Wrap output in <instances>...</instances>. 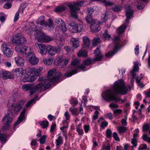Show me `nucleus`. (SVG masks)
<instances>
[{
    "label": "nucleus",
    "instance_id": "423d86ee",
    "mask_svg": "<svg viewBox=\"0 0 150 150\" xmlns=\"http://www.w3.org/2000/svg\"><path fill=\"white\" fill-rule=\"evenodd\" d=\"M55 72V70L54 69H53L50 70L48 72L47 77L48 78V80L50 82L55 81L62 76V74L61 73L57 72L54 75L50 78V77Z\"/></svg>",
    "mask_w": 150,
    "mask_h": 150
},
{
    "label": "nucleus",
    "instance_id": "69168bd1",
    "mask_svg": "<svg viewBox=\"0 0 150 150\" xmlns=\"http://www.w3.org/2000/svg\"><path fill=\"white\" fill-rule=\"evenodd\" d=\"M113 137L114 139L117 141H119L120 138L118 137L117 133L116 132H114L113 134Z\"/></svg>",
    "mask_w": 150,
    "mask_h": 150
},
{
    "label": "nucleus",
    "instance_id": "20e7f679",
    "mask_svg": "<svg viewBox=\"0 0 150 150\" xmlns=\"http://www.w3.org/2000/svg\"><path fill=\"white\" fill-rule=\"evenodd\" d=\"M84 2L83 1H81L74 4H68V6L70 8V12L72 17L76 19L78 18L76 12L77 11H79L80 10V8L78 6L83 5Z\"/></svg>",
    "mask_w": 150,
    "mask_h": 150
},
{
    "label": "nucleus",
    "instance_id": "6ab92c4d",
    "mask_svg": "<svg viewBox=\"0 0 150 150\" xmlns=\"http://www.w3.org/2000/svg\"><path fill=\"white\" fill-rule=\"evenodd\" d=\"M27 109L25 108L23 109L21 112L19 117H18V120L14 125L13 129L15 130L16 129V127L21 122L24 118V115Z\"/></svg>",
    "mask_w": 150,
    "mask_h": 150
},
{
    "label": "nucleus",
    "instance_id": "5701e85b",
    "mask_svg": "<svg viewBox=\"0 0 150 150\" xmlns=\"http://www.w3.org/2000/svg\"><path fill=\"white\" fill-rule=\"evenodd\" d=\"M94 53L95 56V58L94 59L95 61H100L102 59L103 56L101 53L100 51L99 48L98 47L96 48L94 52Z\"/></svg>",
    "mask_w": 150,
    "mask_h": 150
},
{
    "label": "nucleus",
    "instance_id": "b1692460",
    "mask_svg": "<svg viewBox=\"0 0 150 150\" xmlns=\"http://www.w3.org/2000/svg\"><path fill=\"white\" fill-rule=\"evenodd\" d=\"M68 58H62L58 60V65L61 66V68L64 67L69 60Z\"/></svg>",
    "mask_w": 150,
    "mask_h": 150
},
{
    "label": "nucleus",
    "instance_id": "4c0bfd02",
    "mask_svg": "<svg viewBox=\"0 0 150 150\" xmlns=\"http://www.w3.org/2000/svg\"><path fill=\"white\" fill-rule=\"evenodd\" d=\"M53 59L51 58L47 59H43V61L45 64L47 65H50L52 62Z\"/></svg>",
    "mask_w": 150,
    "mask_h": 150
},
{
    "label": "nucleus",
    "instance_id": "393cba45",
    "mask_svg": "<svg viewBox=\"0 0 150 150\" xmlns=\"http://www.w3.org/2000/svg\"><path fill=\"white\" fill-rule=\"evenodd\" d=\"M14 59L16 63L18 66L22 67L23 66L25 61L23 58L17 56L14 58Z\"/></svg>",
    "mask_w": 150,
    "mask_h": 150
},
{
    "label": "nucleus",
    "instance_id": "1a4fd4ad",
    "mask_svg": "<svg viewBox=\"0 0 150 150\" xmlns=\"http://www.w3.org/2000/svg\"><path fill=\"white\" fill-rule=\"evenodd\" d=\"M69 28H71L75 32H80L83 29V25L79 23L77 24L75 22L71 21L69 23Z\"/></svg>",
    "mask_w": 150,
    "mask_h": 150
},
{
    "label": "nucleus",
    "instance_id": "79ce46f5",
    "mask_svg": "<svg viewBox=\"0 0 150 150\" xmlns=\"http://www.w3.org/2000/svg\"><path fill=\"white\" fill-rule=\"evenodd\" d=\"M69 110L72 114L76 115H78V109L77 108L70 107L69 109Z\"/></svg>",
    "mask_w": 150,
    "mask_h": 150
},
{
    "label": "nucleus",
    "instance_id": "4d7b16f0",
    "mask_svg": "<svg viewBox=\"0 0 150 150\" xmlns=\"http://www.w3.org/2000/svg\"><path fill=\"white\" fill-rule=\"evenodd\" d=\"M46 138V136L45 135H43L41 137L39 140H38V141H40V143L41 144H43L45 142Z\"/></svg>",
    "mask_w": 150,
    "mask_h": 150
},
{
    "label": "nucleus",
    "instance_id": "37998d69",
    "mask_svg": "<svg viewBox=\"0 0 150 150\" xmlns=\"http://www.w3.org/2000/svg\"><path fill=\"white\" fill-rule=\"evenodd\" d=\"M6 15L3 12L0 13V21L1 23H3L5 20Z\"/></svg>",
    "mask_w": 150,
    "mask_h": 150
},
{
    "label": "nucleus",
    "instance_id": "c9c22d12",
    "mask_svg": "<svg viewBox=\"0 0 150 150\" xmlns=\"http://www.w3.org/2000/svg\"><path fill=\"white\" fill-rule=\"evenodd\" d=\"M126 27V25H123L120 26L118 29L117 33L118 34H120L122 33L124 31Z\"/></svg>",
    "mask_w": 150,
    "mask_h": 150
},
{
    "label": "nucleus",
    "instance_id": "5fc2aeb1",
    "mask_svg": "<svg viewBox=\"0 0 150 150\" xmlns=\"http://www.w3.org/2000/svg\"><path fill=\"white\" fill-rule=\"evenodd\" d=\"M106 137L108 138H110L112 134V132L111 130L109 129H107L106 132Z\"/></svg>",
    "mask_w": 150,
    "mask_h": 150
},
{
    "label": "nucleus",
    "instance_id": "0e129e2a",
    "mask_svg": "<svg viewBox=\"0 0 150 150\" xmlns=\"http://www.w3.org/2000/svg\"><path fill=\"white\" fill-rule=\"evenodd\" d=\"M99 112L98 111H96L94 113V115L93 116V120H95L98 117V115Z\"/></svg>",
    "mask_w": 150,
    "mask_h": 150
},
{
    "label": "nucleus",
    "instance_id": "dca6fc26",
    "mask_svg": "<svg viewBox=\"0 0 150 150\" xmlns=\"http://www.w3.org/2000/svg\"><path fill=\"white\" fill-rule=\"evenodd\" d=\"M36 46L41 54H45L48 50V45H46L43 44H36Z\"/></svg>",
    "mask_w": 150,
    "mask_h": 150
},
{
    "label": "nucleus",
    "instance_id": "e433bc0d",
    "mask_svg": "<svg viewBox=\"0 0 150 150\" xmlns=\"http://www.w3.org/2000/svg\"><path fill=\"white\" fill-rule=\"evenodd\" d=\"M39 123L44 128L47 127L49 124V122L47 121H43L40 122Z\"/></svg>",
    "mask_w": 150,
    "mask_h": 150
},
{
    "label": "nucleus",
    "instance_id": "2eb2a0df",
    "mask_svg": "<svg viewBox=\"0 0 150 150\" xmlns=\"http://www.w3.org/2000/svg\"><path fill=\"white\" fill-rule=\"evenodd\" d=\"M61 50V47L57 46H48L47 51L49 54L51 56H53L56 53H58L60 52Z\"/></svg>",
    "mask_w": 150,
    "mask_h": 150
},
{
    "label": "nucleus",
    "instance_id": "6e6d98bb",
    "mask_svg": "<svg viewBox=\"0 0 150 150\" xmlns=\"http://www.w3.org/2000/svg\"><path fill=\"white\" fill-rule=\"evenodd\" d=\"M35 103V99H33L29 101L28 102V103H27L26 105V106L27 108L28 107L30 106H31V105H32L33 104H34Z\"/></svg>",
    "mask_w": 150,
    "mask_h": 150
},
{
    "label": "nucleus",
    "instance_id": "f03ea898",
    "mask_svg": "<svg viewBox=\"0 0 150 150\" xmlns=\"http://www.w3.org/2000/svg\"><path fill=\"white\" fill-rule=\"evenodd\" d=\"M91 60L90 59H88L84 62L83 64L79 65L80 63V61L78 59H75L71 63L72 67L69 68V70L71 71L66 73L65 75L67 77H70L72 75L77 73L78 68H80L82 70L85 68L86 66L91 64Z\"/></svg>",
    "mask_w": 150,
    "mask_h": 150
},
{
    "label": "nucleus",
    "instance_id": "052dcab7",
    "mask_svg": "<svg viewBox=\"0 0 150 150\" xmlns=\"http://www.w3.org/2000/svg\"><path fill=\"white\" fill-rule=\"evenodd\" d=\"M70 103L73 106H75L78 104V102L77 100L72 99L71 100Z\"/></svg>",
    "mask_w": 150,
    "mask_h": 150
},
{
    "label": "nucleus",
    "instance_id": "2f4dec72",
    "mask_svg": "<svg viewBox=\"0 0 150 150\" xmlns=\"http://www.w3.org/2000/svg\"><path fill=\"white\" fill-rule=\"evenodd\" d=\"M100 40L99 38H95L92 41V43L93 46H97L100 42Z\"/></svg>",
    "mask_w": 150,
    "mask_h": 150
},
{
    "label": "nucleus",
    "instance_id": "49530a36",
    "mask_svg": "<svg viewBox=\"0 0 150 150\" xmlns=\"http://www.w3.org/2000/svg\"><path fill=\"white\" fill-rule=\"evenodd\" d=\"M142 138L143 140L150 142V137H148L147 134H144L142 136Z\"/></svg>",
    "mask_w": 150,
    "mask_h": 150
},
{
    "label": "nucleus",
    "instance_id": "bb28decb",
    "mask_svg": "<svg viewBox=\"0 0 150 150\" xmlns=\"http://www.w3.org/2000/svg\"><path fill=\"white\" fill-rule=\"evenodd\" d=\"M56 146L57 149H59V146L63 143V137L59 136L55 140Z\"/></svg>",
    "mask_w": 150,
    "mask_h": 150
},
{
    "label": "nucleus",
    "instance_id": "c85d7f7f",
    "mask_svg": "<svg viewBox=\"0 0 150 150\" xmlns=\"http://www.w3.org/2000/svg\"><path fill=\"white\" fill-rule=\"evenodd\" d=\"M48 21V23H47V25H46L45 27H47V28L49 30H53L54 27V25L51 19H49Z\"/></svg>",
    "mask_w": 150,
    "mask_h": 150
},
{
    "label": "nucleus",
    "instance_id": "a19ab883",
    "mask_svg": "<svg viewBox=\"0 0 150 150\" xmlns=\"http://www.w3.org/2000/svg\"><path fill=\"white\" fill-rule=\"evenodd\" d=\"M59 27L61 29V30L63 32H65L67 31L66 25L64 22H62V23L61 24H59Z\"/></svg>",
    "mask_w": 150,
    "mask_h": 150
},
{
    "label": "nucleus",
    "instance_id": "72a5a7b5",
    "mask_svg": "<svg viewBox=\"0 0 150 150\" xmlns=\"http://www.w3.org/2000/svg\"><path fill=\"white\" fill-rule=\"evenodd\" d=\"M29 25L30 26L29 28H28L27 27H25V29L26 30H28L30 31H35L36 30V26L32 23H30L29 24Z\"/></svg>",
    "mask_w": 150,
    "mask_h": 150
},
{
    "label": "nucleus",
    "instance_id": "3c124183",
    "mask_svg": "<svg viewBox=\"0 0 150 150\" xmlns=\"http://www.w3.org/2000/svg\"><path fill=\"white\" fill-rule=\"evenodd\" d=\"M103 2L104 3L105 6H110L113 4V3L106 0H103Z\"/></svg>",
    "mask_w": 150,
    "mask_h": 150
},
{
    "label": "nucleus",
    "instance_id": "a878e982",
    "mask_svg": "<svg viewBox=\"0 0 150 150\" xmlns=\"http://www.w3.org/2000/svg\"><path fill=\"white\" fill-rule=\"evenodd\" d=\"M42 41L44 42H48L53 40V39L50 36L42 33L41 36Z\"/></svg>",
    "mask_w": 150,
    "mask_h": 150
},
{
    "label": "nucleus",
    "instance_id": "13d9d810",
    "mask_svg": "<svg viewBox=\"0 0 150 150\" xmlns=\"http://www.w3.org/2000/svg\"><path fill=\"white\" fill-rule=\"evenodd\" d=\"M122 9V7L119 6H115L112 8L113 11L117 12L121 10Z\"/></svg>",
    "mask_w": 150,
    "mask_h": 150
},
{
    "label": "nucleus",
    "instance_id": "ddd939ff",
    "mask_svg": "<svg viewBox=\"0 0 150 150\" xmlns=\"http://www.w3.org/2000/svg\"><path fill=\"white\" fill-rule=\"evenodd\" d=\"M51 85V84L50 82L46 83L44 82H40L34 87L35 92L39 89L40 91H42L47 89L50 87Z\"/></svg>",
    "mask_w": 150,
    "mask_h": 150
},
{
    "label": "nucleus",
    "instance_id": "c03bdc74",
    "mask_svg": "<svg viewBox=\"0 0 150 150\" xmlns=\"http://www.w3.org/2000/svg\"><path fill=\"white\" fill-rule=\"evenodd\" d=\"M6 136L5 134H0V140L2 142V143L4 144L6 141Z\"/></svg>",
    "mask_w": 150,
    "mask_h": 150
},
{
    "label": "nucleus",
    "instance_id": "a18cd8bd",
    "mask_svg": "<svg viewBox=\"0 0 150 150\" xmlns=\"http://www.w3.org/2000/svg\"><path fill=\"white\" fill-rule=\"evenodd\" d=\"M65 8L63 6H59L55 8V11L57 12H61L64 11Z\"/></svg>",
    "mask_w": 150,
    "mask_h": 150
},
{
    "label": "nucleus",
    "instance_id": "e2e57ef3",
    "mask_svg": "<svg viewBox=\"0 0 150 150\" xmlns=\"http://www.w3.org/2000/svg\"><path fill=\"white\" fill-rule=\"evenodd\" d=\"M63 21L61 18H57L55 19L54 22L57 25L59 24H61L63 22Z\"/></svg>",
    "mask_w": 150,
    "mask_h": 150
},
{
    "label": "nucleus",
    "instance_id": "412c9836",
    "mask_svg": "<svg viewBox=\"0 0 150 150\" xmlns=\"http://www.w3.org/2000/svg\"><path fill=\"white\" fill-rule=\"evenodd\" d=\"M44 16H41L36 22V23L39 27L43 28L46 25H47V22L45 20Z\"/></svg>",
    "mask_w": 150,
    "mask_h": 150
},
{
    "label": "nucleus",
    "instance_id": "9b49d317",
    "mask_svg": "<svg viewBox=\"0 0 150 150\" xmlns=\"http://www.w3.org/2000/svg\"><path fill=\"white\" fill-rule=\"evenodd\" d=\"M11 108H9L6 114L2 120V122L5 125H9L11 122L13 114L11 110Z\"/></svg>",
    "mask_w": 150,
    "mask_h": 150
},
{
    "label": "nucleus",
    "instance_id": "774afa93",
    "mask_svg": "<svg viewBox=\"0 0 150 150\" xmlns=\"http://www.w3.org/2000/svg\"><path fill=\"white\" fill-rule=\"evenodd\" d=\"M85 133H87L90 130V126L89 125H85L83 127Z\"/></svg>",
    "mask_w": 150,
    "mask_h": 150
},
{
    "label": "nucleus",
    "instance_id": "6e6552de",
    "mask_svg": "<svg viewBox=\"0 0 150 150\" xmlns=\"http://www.w3.org/2000/svg\"><path fill=\"white\" fill-rule=\"evenodd\" d=\"M1 50L3 54L8 57H11L13 54V51L10 49L6 43H3L1 45Z\"/></svg>",
    "mask_w": 150,
    "mask_h": 150
},
{
    "label": "nucleus",
    "instance_id": "a211bd4d",
    "mask_svg": "<svg viewBox=\"0 0 150 150\" xmlns=\"http://www.w3.org/2000/svg\"><path fill=\"white\" fill-rule=\"evenodd\" d=\"M0 77L4 79H14V77L11 72L6 71H0Z\"/></svg>",
    "mask_w": 150,
    "mask_h": 150
},
{
    "label": "nucleus",
    "instance_id": "473e14b6",
    "mask_svg": "<svg viewBox=\"0 0 150 150\" xmlns=\"http://www.w3.org/2000/svg\"><path fill=\"white\" fill-rule=\"evenodd\" d=\"M103 37L105 40H109L112 39L110 35L108 33V31L107 30H105L103 35Z\"/></svg>",
    "mask_w": 150,
    "mask_h": 150
},
{
    "label": "nucleus",
    "instance_id": "39448f33",
    "mask_svg": "<svg viewBox=\"0 0 150 150\" xmlns=\"http://www.w3.org/2000/svg\"><path fill=\"white\" fill-rule=\"evenodd\" d=\"M30 48L29 47H26L22 44H17L15 48V50L20 53L23 57H27L30 54L29 51Z\"/></svg>",
    "mask_w": 150,
    "mask_h": 150
},
{
    "label": "nucleus",
    "instance_id": "aec40b11",
    "mask_svg": "<svg viewBox=\"0 0 150 150\" xmlns=\"http://www.w3.org/2000/svg\"><path fill=\"white\" fill-rule=\"evenodd\" d=\"M22 88L25 91H30V95H32L35 92L34 85L33 84L29 83L23 85L22 86Z\"/></svg>",
    "mask_w": 150,
    "mask_h": 150
},
{
    "label": "nucleus",
    "instance_id": "f704fd0d",
    "mask_svg": "<svg viewBox=\"0 0 150 150\" xmlns=\"http://www.w3.org/2000/svg\"><path fill=\"white\" fill-rule=\"evenodd\" d=\"M127 129V127L122 126H120L118 128V130L120 134L124 133L126 132Z\"/></svg>",
    "mask_w": 150,
    "mask_h": 150
},
{
    "label": "nucleus",
    "instance_id": "c756f323",
    "mask_svg": "<svg viewBox=\"0 0 150 150\" xmlns=\"http://www.w3.org/2000/svg\"><path fill=\"white\" fill-rule=\"evenodd\" d=\"M23 7H22V6H21L18 11L15 14L13 20L14 21H16L18 20L19 18V13L20 12L22 13H23Z\"/></svg>",
    "mask_w": 150,
    "mask_h": 150
},
{
    "label": "nucleus",
    "instance_id": "f3484780",
    "mask_svg": "<svg viewBox=\"0 0 150 150\" xmlns=\"http://www.w3.org/2000/svg\"><path fill=\"white\" fill-rule=\"evenodd\" d=\"M23 104V101L21 100L17 103L15 105H11L12 109H13V111L15 112H18L22 108Z\"/></svg>",
    "mask_w": 150,
    "mask_h": 150
},
{
    "label": "nucleus",
    "instance_id": "8fccbe9b",
    "mask_svg": "<svg viewBox=\"0 0 150 150\" xmlns=\"http://www.w3.org/2000/svg\"><path fill=\"white\" fill-rule=\"evenodd\" d=\"M131 143L133 145V146H131L132 149L134 148V147H135L137 145V141L136 138H133L131 141Z\"/></svg>",
    "mask_w": 150,
    "mask_h": 150
},
{
    "label": "nucleus",
    "instance_id": "603ef678",
    "mask_svg": "<svg viewBox=\"0 0 150 150\" xmlns=\"http://www.w3.org/2000/svg\"><path fill=\"white\" fill-rule=\"evenodd\" d=\"M101 17L102 21L105 22L107 20L108 16V15L105 13L104 14H102Z\"/></svg>",
    "mask_w": 150,
    "mask_h": 150
},
{
    "label": "nucleus",
    "instance_id": "f8f14e48",
    "mask_svg": "<svg viewBox=\"0 0 150 150\" xmlns=\"http://www.w3.org/2000/svg\"><path fill=\"white\" fill-rule=\"evenodd\" d=\"M139 69L138 66V62L137 61L135 62L134 63V67L133 70L131 71L132 78L134 79L135 78L137 83H139L142 79L143 78V76H142L139 78L138 77H136V74L135 72L138 71Z\"/></svg>",
    "mask_w": 150,
    "mask_h": 150
},
{
    "label": "nucleus",
    "instance_id": "7ed1b4c3",
    "mask_svg": "<svg viewBox=\"0 0 150 150\" xmlns=\"http://www.w3.org/2000/svg\"><path fill=\"white\" fill-rule=\"evenodd\" d=\"M85 20L88 24H91V29L92 31L94 32H97L100 29L99 23L98 21L93 20L91 15H87L85 18Z\"/></svg>",
    "mask_w": 150,
    "mask_h": 150
},
{
    "label": "nucleus",
    "instance_id": "864d4df0",
    "mask_svg": "<svg viewBox=\"0 0 150 150\" xmlns=\"http://www.w3.org/2000/svg\"><path fill=\"white\" fill-rule=\"evenodd\" d=\"M149 149V148H147V145L146 144H143L140 145L138 148L139 150H143L144 149Z\"/></svg>",
    "mask_w": 150,
    "mask_h": 150
},
{
    "label": "nucleus",
    "instance_id": "0eeeda50",
    "mask_svg": "<svg viewBox=\"0 0 150 150\" xmlns=\"http://www.w3.org/2000/svg\"><path fill=\"white\" fill-rule=\"evenodd\" d=\"M114 42L115 43L113 50L112 51H109L108 53L106 54V56L109 58L117 52L119 47V42L120 40L119 37H115L114 38Z\"/></svg>",
    "mask_w": 150,
    "mask_h": 150
},
{
    "label": "nucleus",
    "instance_id": "680f3d73",
    "mask_svg": "<svg viewBox=\"0 0 150 150\" xmlns=\"http://www.w3.org/2000/svg\"><path fill=\"white\" fill-rule=\"evenodd\" d=\"M21 69V67L13 69L12 71L13 73L20 74V71Z\"/></svg>",
    "mask_w": 150,
    "mask_h": 150
},
{
    "label": "nucleus",
    "instance_id": "bf43d9fd",
    "mask_svg": "<svg viewBox=\"0 0 150 150\" xmlns=\"http://www.w3.org/2000/svg\"><path fill=\"white\" fill-rule=\"evenodd\" d=\"M76 130L79 135H81L83 134V131L82 128H80L79 127H77L76 128Z\"/></svg>",
    "mask_w": 150,
    "mask_h": 150
},
{
    "label": "nucleus",
    "instance_id": "09e8293b",
    "mask_svg": "<svg viewBox=\"0 0 150 150\" xmlns=\"http://www.w3.org/2000/svg\"><path fill=\"white\" fill-rule=\"evenodd\" d=\"M29 75H26L24 76L21 79L22 81L24 82H29Z\"/></svg>",
    "mask_w": 150,
    "mask_h": 150
},
{
    "label": "nucleus",
    "instance_id": "ea45409f",
    "mask_svg": "<svg viewBox=\"0 0 150 150\" xmlns=\"http://www.w3.org/2000/svg\"><path fill=\"white\" fill-rule=\"evenodd\" d=\"M78 57H85L87 56V53L86 51L85 50H82L80 51L78 54Z\"/></svg>",
    "mask_w": 150,
    "mask_h": 150
},
{
    "label": "nucleus",
    "instance_id": "7c9ffc66",
    "mask_svg": "<svg viewBox=\"0 0 150 150\" xmlns=\"http://www.w3.org/2000/svg\"><path fill=\"white\" fill-rule=\"evenodd\" d=\"M83 41L84 47L88 48L90 44V40L87 37H83Z\"/></svg>",
    "mask_w": 150,
    "mask_h": 150
},
{
    "label": "nucleus",
    "instance_id": "4be33fe9",
    "mask_svg": "<svg viewBox=\"0 0 150 150\" xmlns=\"http://www.w3.org/2000/svg\"><path fill=\"white\" fill-rule=\"evenodd\" d=\"M29 52L30 54L28 57H29V61L30 63L33 65L37 64L39 61V59L35 57L32 52Z\"/></svg>",
    "mask_w": 150,
    "mask_h": 150
},
{
    "label": "nucleus",
    "instance_id": "de8ad7c7",
    "mask_svg": "<svg viewBox=\"0 0 150 150\" xmlns=\"http://www.w3.org/2000/svg\"><path fill=\"white\" fill-rule=\"evenodd\" d=\"M29 82H33L36 79L38 78L37 75H29Z\"/></svg>",
    "mask_w": 150,
    "mask_h": 150
},
{
    "label": "nucleus",
    "instance_id": "9d476101",
    "mask_svg": "<svg viewBox=\"0 0 150 150\" xmlns=\"http://www.w3.org/2000/svg\"><path fill=\"white\" fill-rule=\"evenodd\" d=\"M12 42L13 43L17 44H24L26 43L27 40L23 36L18 34L13 37Z\"/></svg>",
    "mask_w": 150,
    "mask_h": 150
},
{
    "label": "nucleus",
    "instance_id": "f257e3e1",
    "mask_svg": "<svg viewBox=\"0 0 150 150\" xmlns=\"http://www.w3.org/2000/svg\"><path fill=\"white\" fill-rule=\"evenodd\" d=\"M128 91V88L125 86L124 80H120L115 82L112 90L108 89L103 92L101 96L107 101L114 100L118 102L121 100L123 103L125 102V100H120L114 95V93L124 95L127 93Z\"/></svg>",
    "mask_w": 150,
    "mask_h": 150
},
{
    "label": "nucleus",
    "instance_id": "338daca9",
    "mask_svg": "<svg viewBox=\"0 0 150 150\" xmlns=\"http://www.w3.org/2000/svg\"><path fill=\"white\" fill-rule=\"evenodd\" d=\"M93 8H88L87 12L88 13V15H91L93 13Z\"/></svg>",
    "mask_w": 150,
    "mask_h": 150
},
{
    "label": "nucleus",
    "instance_id": "cd10ccee",
    "mask_svg": "<svg viewBox=\"0 0 150 150\" xmlns=\"http://www.w3.org/2000/svg\"><path fill=\"white\" fill-rule=\"evenodd\" d=\"M71 41L72 43L73 47L74 48H76L79 46V41L77 39L72 38L71 39Z\"/></svg>",
    "mask_w": 150,
    "mask_h": 150
},
{
    "label": "nucleus",
    "instance_id": "58836bf2",
    "mask_svg": "<svg viewBox=\"0 0 150 150\" xmlns=\"http://www.w3.org/2000/svg\"><path fill=\"white\" fill-rule=\"evenodd\" d=\"M36 69L33 67L30 68L29 69V70L28 71V72L30 74H35V75L38 76V73L37 72L38 71Z\"/></svg>",
    "mask_w": 150,
    "mask_h": 150
},
{
    "label": "nucleus",
    "instance_id": "4468645a",
    "mask_svg": "<svg viewBox=\"0 0 150 150\" xmlns=\"http://www.w3.org/2000/svg\"><path fill=\"white\" fill-rule=\"evenodd\" d=\"M125 7V14L127 17L125 21L129 23V19L133 16V10L129 5H126Z\"/></svg>",
    "mask_w": 150,
    "mask_h": 150
}]
</instances>
